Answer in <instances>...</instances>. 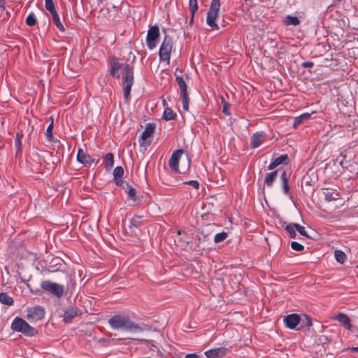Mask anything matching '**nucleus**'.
Wrapping results in <instances>:
<instances>
[{"label": "nucleus", "mask_w": 358, "mask_h": 358, "mask_svg": "<svg viewBox=\"0 0 358 358\" xmlns=\"http://www.w3.org/2000/svg\"><path fill=\"white\" fill-rule=\"evenodd\" d=\"M122 85L124 99H130L131 87L134 83V67L129 64H124L122 73Z\"/></svg>", "instance_id": "1"}, {"label": "nucleus", "mask_w": 358, "mask_h": 358, "mask_svg": "<svg viewBox=\"0 0 358 358\" xmlns=\"http://www.w3.org/2000/svg\"><path fill=\"white\" fill-rule=\"evenodd\" d=\"M220 9V0H212L206 17V23L212 30L219 29V26L216 23V20L218 17Z\"/></svg>", "instance_id": "2"}, {"label": "nucleus", "mask_w": 358, "mask_h": 358, "mask_svg": "<svg viewBox=\"0 0 358 358\" xmlns=\"http://www.w3.org/2000/svg\"><path fill=\"white\" fill-rule=\"evenodd\" d=\"M173 50V41L171 36L166 35L161 44L159 56L162 62L165 63L166 65L170 64L171 53Z\"/></svg>", "instance_id": "3"}, {"label": "nucleus", "mask_w": 358, "mask_h": 358, "mask_svg": "<svg viewBox=\"0 0 358 358\" xmlns=\"http://www.w3.org/2000/svg\"><path fill=\"white\" fill-rule=\"evenodd\" d=\"M11 329L14 331L21 332L26 336H33L36 334V330L31 327L25 320L20 317H15L12 324Z\"/></svg>", "instance_id": "4"}, {"label": "nucleus", "mask_w": 358, "mask_h": 358, "mask_svg": "<svg viewBox=\"0 0 358 358\" xmlns=\"http://www.w3.org/2000/svg\"><path fill=\"white\" fill-rule=\"evenodd\" d=\"M108 324L113 329L128 331L130 319L126 315H115L109 319Z\"/></svg>", "instance_id": "5"}, {"label": "nucleus", "mask_w": 358, "mask_h": 358, "mask_svg": "<svg viewBox=\"0 0 358 358\" xmlns=\"http://www.w3.org/2000/svg\"><path fill=\"white\" fill-rule=\"evenodd\" d=\"M41 287L45 291L57 296L61 297L64 292V287L63 285L52 282L50 280H44L41 282Z\"/></svg>", "instance_id": "6"}, {"label": "nucleus", "mask_w": 358, "mask_h": 358, "mask_svg": "<svg viewBox=\"0 0 358 358\" xmlns=\"http://www.w3.org/2000/svg\"><path fill=\"white\" fill-rule=\"evenodd\" d=\"M159 37V27L157 26L151 27L148 31L146 38V44L150 50H153L157 46Z\"/></svg>", "instance_id": "7"}, {"label": "nucleus", "mask_w": 358, "mask_h": 358, "mask_svg": "<svg viewBox=\"0 0 358 358\" xmlns=\"http://www.w3.org/2000/svg\"><path fill=\"white\" fill-rule=\"evenodd\" d=\"M45 315V310L41 306L27 308V319L30 322H35L42 320Z\"/></svg>", "instance_id": "8"}, {"label": "nucleus", "mask_w": 358, "mask_h": 358, "mask_svg": "<svg viewBox=\"0 0 358 358\" xmlns=\"http://www.w3.org/2000/svg\"><path fill=\"white\" fill-rule=\"evenodd\" d=\"M182 153L183 150L182 149L176 150L173 151L169 159V166L172 171L175 173H181L180 171L179 170L178 164Z\"/></svg>", "instance_id": "9"}, {"label": "nucleus", "mask_w": 358, "mask_h": 358, "mask_svg": "<svg viewBox=\"0 0 358 358\" xmlns=\"http://www.w3.org/2000/svg\"><path fill=\"white\" fill-rule=\"evenodd\" d=\"M77 161L84 165H91L93 163H97L98 160L86 154L82 149L79 148L77 153Z\"/></svg>", "instance_id": "10"}, {"label": "nucleus", "mask_w": 358, "mask_h": 358, "mask_svg": "<svg viewBox=\"0 0 358 358\" xmlns=\"http://www.w3.org/2000/svg\"><path fill=\"white\" fill-rule=\"evenodd\" d=\"M229 352V350L226 348H217L211 349L205 352V355L208 358H221Z\"/></svg>", "instance_id": "11"}, {"label": "nucleus", "mask_w": 358, "mask_h": 358, "mask_svg": "<svg viewBox=\"0 0 358 358\" xmlns=\"http://www.w3.org/2000/svg\"><path fill=\"white\" fill-rule=\"evenodd\" d=\"M301 318L297 314H290L284 318L286 327L294 329L299 324Z\"/></svg>", "instance_id": "12"}, {"label": "nucleus", "mask_w": 358, "mask_h": 358, "mask_svg": "<svg viewBox=\"0 0 358 358\" xmlns=\"http://www.w3.org/2000/svg\"><path fill=\"white\" fill-rule=\"evenodd\" d=\"M266 135L264 132H256L255 133L251 138V147L253 148H257L259 147L266 140Z\"/></svg>", "instance_id": "13"}, {"label": "nucleus", "mask_w": 358, "mask_h": 358, "mask_svg": "<svg viewBox=\"0 0 358 358\" xmlns=\"http://www.w3.org/2000/svg\"><path fill=\"white\" fill-rule=\"evenodd\" d=\"M289 162V157L287 155H282L280 157L273 159L268 166V170L271 171L280 164H287Z\"/></svg>", "instance_id": "14"}, {"label": "nucleus", "mask_w": 358, "mask_h": 358, "mask_svg": "<svg viewBox=\"0 0 358 358\" xmlns=\"http://www.w3.org/2000/svg\"><path fill=\"white\" fill-rule=\"evenodd\" d=\"M334 319L340 322L345 329L348 330L351 329L350 319L347 315L338 313L334 317Z\"/></svg>", "instance_id": "15"}, {"label": "nucleus", "mask_w": 358, "mask_h": 358, "mask_svg": "<svg viewBox=\"0 0 358 358\" xmlns=\"http://www.w3.org/2000/svg\"><path fill=\"white\" fill-rule=\"evenodd\" d=\"M78 315V312L76 308L70 307L67 308L64 315V320L66 322H71L74 317Z\"/></svg>", "instance_id": "16"}, {"label": "nucleus", "mask_w": 358, "mask_h": 358, "mask_svg": "<svg viewBox=\"0 0 358 358\" xmlns=\"http://www.w3.org/2000/svg\"><path fill=\"white\" fill-rule=\"evenodd\" d=\"M155 125L152 123H148L145 125V130L141 134V138L143 141L147 140L149 137H150L155 131Z\"/></svg>", "instance_id": "17"}, {"label": "nucleus", "mask_w": 358, "mask_h": 358, "mask_svg": "<svg viewBox=\"0 0 358 358\" xmlns=\"http://www.w3.org/2000/svg\"><path fill=\"white\" fill-rule=\"evenodd\" d=\"M113 177L114 180H115V183L117 185H120L122 182L121 180V178L122 177L124 174V169L122 166H117L113 170Z\"/></svg>", "instance_id": "18"}, {"label": "nucleus", "mask_w": 358, "mask_h": 358, "mask_svg": "<svg viewBox=\"0 0 358 358\" xmlns=\"http://www.w3.org/2000/svg\"><path fill=\"white\" fill-rule=\"evenodd\" d=\"M278 176V171H273L271 173H268L266 175L264 179V183L268 187H271L274 180L276 179Z\"/></svg>", "instance_id": "19"}, {"label": "nucleus", "mask_w": 358, "mask_h": 358, "mask_svg": "<svg viewBox=\"0 0 358 358\" xmlns=\"http://www.w3.org/2000/svg\"><path fill=\"white\" fill-rule=\"evenodd\" d=\"M310 116H311L310 113H303V114L295 117L294 124H293L294 127H297L299 125L301 124L304 122H306L307 120H308L310 118Z\"/></svg>", "instance_id": "20"}, {"label": "nucleus", "mask_w": 358, "mask_h": 358, "mask_svg": "<svg viewBox=\"0 0 358 358\" xmlns=\"http://www.w3.org/2000/svg\"><path fill=\"white\" fill-rule=\"evenodd\" d=\"M121 68V64L117 62L115 59H114L111 62V69H110V73L113 77L119 78L120 76V74L119 73V70Z\"/></svg>", "instance_id": "21"}, {"label": "nucleus", "mask_w": 358, "mask_h": 358, "mask_svg": "<svg viewBox=\"0 0 358 358\" xmlns=\"http://www.w3.org/2000/svg\"><path fill=\"white\" fill-rule=\"evenodd\" d=\"M106 170H110L114 165V157L112 153H107L103 159Z\"/></svg>", "instance_id": "22"}, {"label": "nucleus", "mask_w": 358, "mask_h": 358, "mask_svg": "<svg viewBox=\"0 0 358 358\" xmlns=\"http://www.w3.org/2000/svg\"><path fill=\"white\" fill-rule=\"evenodd\" d=\"M0 303L7 306H12L14 303L13 299L4 292L0 293Z\"/></svg>", "instance_id": "23"}, {"label": "nucleus", "mask_w": 358, "mask_h": 358, "mask_svg": "<svg viewBox=\"0 0 358 358\" xmlns=\"http://www.w3.org/2000/svg\"><path fill=\"white\" fill-rule=\"evenodd\" d=\"M324 197L326 201H332L338 199L339 198V192L334 190V191H329L324 192Z\"/></svg>", "instance_id": "24"}, {"label": "nucleus", "mask_w": 358, "mask_h": 358, "mask_svg": "<svg viewBox=\"0 0 358 358\" xmlns=\"http://www.w3.org/2000/svg\"><path fill=\"white\" fill-rule=\"evenodd\" d=\"M176 117V113L170 108H166L163 113V119L169 121L174 120Z\"/></svg>", "instance_id": "25"}, {"label": "nucleus", "mask_w": 358, "mask_h": 358, "mask_svg": "<svg viewBox=\"0 0 358 358\" xmlns=\"http://www.w3.org/2000/svg\"><path fill=\"white\" fill-rule=\"evenodd\" d=\"M284 22L286 25H294V26H296V25H299V23H300V20H299V18L296 16H292V15H287L285 20H284Z\"/></svg>", "instance_id": "26"}, {"label": "nucleus", "mask_w": 358, "mask_h": 358, "mask_svg": "<svg viewBox=\"0 0 358 358\" xmlns=\"http://www.w3.org/2000/svg\"><path fill=\"white\" fill-rule=\"evenodd\" d=\"M52 17L53 22L57 26V27L61 31L64 32L65 31V28H64V27L63 26V24H62V22L60 21V19H59V15L57 14V12L52 14Z\"/></svg>", "instance_id": "27"}, {"label": "nucleus", "mask_w": 358, "mask_h": 358, "mask_svg": "<svg viewBox=\"0 0 358 358\" xmlns=\"http://www.w3.org/2000/svg\"><path fill=\"white\" fill-rule=\"evenodd\" d=\"M334 257H335L336 260L341 264H343L345 262L346 255H345V252H343L341 250H335Z\"/></svg>", "instance_id": "28"}, {"label": "nucleus", "mask_w": 358, "mask_h": 358, "mask_svg": "<svg viewBox=\"0 0 358 358\" xmlns=\"http://www.w3.org/2000/svg\"><path fill=\"white\" fill-rule=\"evenodd\" d=\"M189 8L192 13L191 22L193 21L194 16L195 13L198 9V3L196 0H189Z\"/></svg>", "instance_id": "29"}, {"label": "nucleus", "mask_w": 358, "mask_h": 358, "mask_svg": "<svg viewBox=\"0 0 358 358\" xmlns=\"http://www.w3.org/2000/svg\"><path fill=\"white\" fill-rule=\"evenodd\" d=\"M177 83L179 86L180 93L187 92V85L182 77L177 76L176 78Z\"/></svg>", "instance_id": "30"}, {"label": "nucleus", "mask_w": 358, "mask_h": 358, "mask_svg": "<svg viewBox=\"0 0 358 358\" xmlns=\"http://www.w3.org/2000/svg\"><path fill=\"white\" fill-rule=\"evenodd\" d=\"M180 96L182 98V108L184 110L187 111L189 110V97L187 92L180 93Z\"/></svg>", "instance_id": "31"}, {"label": "nucleus", "mask_w": 358, "mask_h": 358, "mask_svg": "<svg viewBox=\"0 0 358 358\" xmlns=\"http://www.w3.org/2000/svg\"><path fill=\"white\" fill-rule=\"evenodd\" d=\"M281 180L282 182L283 191L285 194H287L289 191V187L288 185V180L286 176V172L283 171L281 174Z\"/></svg>", "instance_id": "32"}, {"label": "nucleus", "mask_w": 358, "mask_h": 358, "mask_svg": "<svg viewBox=\"0 0 358 358\" xmlns=\"http://www.w3.org/2000/svg\"><path fill=\"white\" fill-rule=\"evenodd\" d=\"M285 229L292 238H296V231H295L296 229H295V227L294 226V223L287 224L285 227Z\"/></svg>", "instance_id": "33"}, {"label": "nucleus", "mask_w": 358, "mask_h": 358, "mask_svg": "<svg viewBox=\"0 0 358 358\" xmlns=\"http://www.w3.org/2000/svg\"><path fill=\"white\" fill-rule=\"evenodd\" d=\"M45 8L50 13L51 15L55 13H57L52 0H45Z\"/></svg>", "instance_id": "34"}, {"label": "nucleus", "mask_w": 358, "mask_h": 358, "mask_svg": "<svg viewBox=\"0 0 358 358\" xmlns=\"http://www.w3.org/2000/svg\"><path fill=\"white\" fill-rule=\"evenodd\" d=\"M129 327H128V331H133L136 332L143 331L144 329L141 327L140 325L135 324L130 320V324H129Z\"/></svg>", "instance_id": "35"}, {"label": "nucleus", "mask_w": 358, "mask_h": 358, "mask_svg": "<svg viewBox=\"0 0 358 358\" xmlns=\"http://www.w3.org/2000/svg\"><path fill=\"white\" fill-rule=\"evenodd\" d=\"M26 23L28 26H34L36 23V18L34 13H29L26 19Z\"/></svg>", "instance_id": "36"}, {"label": "nucleus", "mask_w": 358, "mask_h": 358, "mask_svg": "<svg viewBox=\"0 0 358 358\" xmlns=\"http://www.w3.org/2000/svg\"><path fill=\"white\" fill-rule=\"evenodd\" d=\"M227 234L226 232H221L217 234L214 237V241L217 243L224 241L227 238Z\"/></svg>", "instance_id": "37"}, {"label": "nucleus", "mask_w": 358, "mask_h": 358, "mask_svg": "<svg viewBox=\"0 0 358 358\" xmlns=\"http://www.w3.org/2000/svg\"><path fill=\"white\" fill-rule=\"evenodd\" d=\"M52 129L53 122H52L51 124L48 127L45 132L46 138L49 141H52L53 140Z\"/></svg>", "instance_id": "38"}, {"label": "nucleus", "mask_w": 358, "mask_h": 358, "mask_svg": "<svg viewBox=\"0 0 358 358\" xmlns=\"http://www.w3.org/2000/svg\"><path fill=\"white\" fill-rule=\"evenodd\" d=\"M294 226L295 227L296 230L298 231V232L301 236H303L305 237H309L306 231L305 230V228L303 226H301L300 224L296 223H294Z\"/></svg>", "instance_id": "39"}, {"label": "nucleus", "mask_w": 358, "mask_h": 358, "mask_svg": "<svg viewBox=\"0 0 358 358\" xmlns=\"http://www.w3.org/2000/svg\"><path fill=\"white\" fill-rule=\"evenodd\" d=\"M291 248L294 250H296V251H298V252H301L302 250H303L304 249V246L300 243H299L298 242H296V241H292L291 243Z\"/></svg>", "instance_id": "40"}, {"label": "nucleus", "mask_w": 358, "mask_h": 358, "mask_svg": "<svg viewBox=\"0 0 358 358\" xmlns=\"http://www.w3.org/2000/svg\"><path fill=\"white\" fill-rule=\"evenodd\" d=\"M128 196L134 201H136V189L131 187L128 189L127 191Z\"/></svg>", "instance_id": "41"}, {"label": "nucleus", "mask_w": 358, "mask_h": 358, "mask_svg": "<svg viewBox=\"0 0 358 358\" xmlns=\"http://www.w3.org/2000/svg\"><path fill=\"white\" fill-rule=\"evenodd\" d=\"M141 219V217L139 216V215H134L131 220V222L133 225L137 227L140 224V220Z\"/></svg>", "instance_id": "42"}, {"label": "nucleus", "mask_w": 358, "mask_h": 358, "mask_svg": "<svg viewBox=\"0 0 358 358\" xmlns=\"http://www.w3.org/2000/svg\"><path fill=\"white\" fill-rule=\"evenodd\" d=\"M185 183L194 187L195 189H198L199 187V183L196 180H189Z\"/></svg>", "instance_id": "43"}, {"label": "nucleus", "mask_w": 358, "mask_h": 358, "mask_svg": "<svg viewBox=\"0 0 358 358\" xmlns=\"http://www.w3.org/2000/svg\"><path fill=\"white\" fill-rule=\"evenodd\" d=\"M302 66L304 68H310V67L313 66V62H305L302 64Z\"/></svg>", "instance_id": "44"}, {"label": "nucleus", "mask_w": 358, "mask_h": 358, "mask_svg": "<svg viewBox=\"0 0 358 358\" xmlns=\"http://www.w3.org/2000/svg\"><path fill=\"white\" fill-rule=\"evenodd\" d=\"M185 358H199V356L195 353L187 354Z\"/></svg>", "instance_id": "45"}, {"label": "nucleus", "mask_w": 358, "mask_h": 358, "mask_svg": "<svg viewBox=\"0 0 358 358\" xmlns=\"http://www.w3.org/2000/svg\"><path fill=\"white\" fill-rule=\"evenodd\" d=\"M15 144H16V146L17 147V148L20 150V149L21 143H20V140L18 138V136L17 137V138L15 140Z\"/></svg>", "instance_id": "46"}, {"label": "nucleus", "mask_w": 358, "mask_h": 358, "mask_svg": "<svg viewBox=\"0 0 358 358\" xmlns=\"http://www.w3.org/2000/svg\"><path fill=\"white\" fill-rule=\"evenodd\" d=\"M142 341L145 342L146 343L150 344L152 346H155L153 341L143 339V340H142Z\"/></svg>", "instance_id": "47"}, {"label": "nucleus", "mask_w": 358, "mask_h": 358, "mask_svg": "<svg viewBox=\"0 0 358 358\" xmlns=\"http://www.w3.org/2000/svg\"><path fill=\"white\" fill-rule=\"evenodd\" d=\"M222 113L227 115H230V113H229L228 108L225 106L223 108Z\"/></svg>", "instance_id": "48"}, {"label": "nucleus", "mask_w": 358, "mask_h": 358, "mask_svg": "<svg viewBox=\"0 0 358 358\" xmlns=\"http://www.w3.org/2000/svg\"><path fill=\"white\" fill-rule=\"evenodd\" d=\"M5 2L3 0H0V7L3 8L4 7Z\"/></svg>", "instance_id": "49"}, {"label": "nucleus", "mask_w": 358, "mask_h": 358, "mask_svg": "<svg viewBox=\"0 0 358 358\" xmlns=\"http://www.w3.org/2000/svg\"><path fill=\"white\" fill-rule=\"evenodd\" d=\"M351 351H352V352H358V347H357V348H352L351 349Z\"/></svg>", "instance_id": "50"}, {"label": "nucleus", "mask_w": 358, "mask_h": 358, "mask_svg": "<svg viewBox=\"0 0 358 358\" xmlns=\"http://www.w3.org/2000/svg\"><path fill=\"white\" fill-rule=\"evenodd\" d=\"M357 268H358V265H357Z\"/></svg>", "instance_id": "51"}]
</instances>
